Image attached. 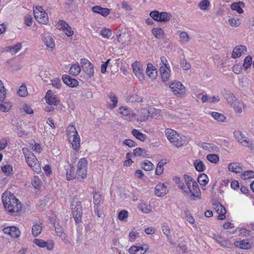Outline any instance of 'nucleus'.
Masks as SVG:
<instances>
[{
    "label": "nucleus",
    "mask_w": 254,
    "mask_h": 254,
    "mask_svg": "<svg viewBox=\"0 0 254 254\" xmlns=\"http://www.w3.org/2000/svg\"><path fill=\"white\" fill-rule=\"evenodd\" d=\"M194 165L195 169L199 172L203 171L205 168V166L201 160L197 159L194 162Z\"/></svg>",
    "instance_id": "obj_41"
},
{
    "label": "nucleus",
    "mask_w": 254,
    "mask_h": 254,
    "mask_svg": "<svg viewBox=\"0 0 254 254\" xmlns=\"http://www.w3.org/2000/svg\"><path fill=\"white\" fill-rule=\"evenodd\" d=\"M199 7L202 10H205L210 6V2L208 0H203L198 4Z\"/></svg>",
    "instance_id": "obj_54"
},
{
    "label": "nucleus",
    "mask_w": 254,
    "mask_h": 254,
    "mask_svg": "<svg viewBox=\"0 0 254 254\" xmlns=\"http://www.w3.org/2000/svg\"><path fill=\"white\" fill-rule=\"evenodd\" d=\"M148 249L146 245H143L140 247L132 246L129 249L128 252L130 254H144Z\"/></svg>",
    "instance_id": "obj_14"
},
{
    "label": "nucleus",
    "mask_w": 254,
    "mask_h": 254,
    "mask_svg": "<svg viewBox=\"0 0 254 254\" xmlns=\"http://www.w3.org/2000/svg\"><path fill=\"white\" fill-rule=\"evenodd\" d=\"M63 80L65 84L70 87H76L78 83L76 79L71 78L68 75H64L63 76Z\"/></svg>",
    "instance_id": "obj_22"
},
{
    "label": "nucleus",
    "mask_w": 254,
    "mask_h": 254,
    "mask_svg": "<svg viewBox=\"0 0 254 254\" xmlns=\"http://www.w3.org/2000/svg\"><path fill=\"white\" fill-rule=\"evenodd\" d=\"M169 86L174 95L178 97L185 93V87L180 81H174Z\"/></svg>",
    "instance_id": "obj_9"
},
{
    "label": "nucleus",
    "mask_w": 254,
    "mask_h": 254,
    "mask_svg": "<svg viewBox=\"0 0 254 254\" xmlns=\"http://www.w3.org/2000/svg\"><path fill=\"white\" fill-rule=\"evenodd\" d=\"M87 165V160L84 158L80 159L77 164V169L75 175V177H76L78 180L79 179H83L86 177Z\"/></svg>",
    "instance_id": "obj_6"
},
{
    "label": "nucleus",
    "mask_w": 254,
    "mask_h": 254,
    "mask_svg": "<svg viewBox=\"0 0 254 254\" xmlns=\"http://www.w3.org/2000/svg\"><path fill=\"white\" fill-rule=\"evenodd\" d=\"M133 155L136 157L142 156L145 157L147 156V154L145 149L138 147L133 150Z\"/></svg>",
    "instance_id": "obj_37"
},
{
    "label": "nucleus",
    "mask_w": 254,
    "mask_h": 254,
    "mask_svg": "<svg viewBox=\"0 0 254 254\" xmlns=\"http://www.w3.org/2000/svg\"><path fill=\"white\" fill-rule=\"evenodd\" d=\"M45 99L47 103L49 105H57L60 102L56 96L54 95L53 91L51 90L47 91Z\"/></svg>",
    "instance_id": "obj_15"
},
{
    "label": "nucleus",
    "mask_w": 254,
    "mask_h": 254,
    "mask_svg": "<svg viewBox=\"0 0 254 254\" xmlns=\"http://www.w3.org/2000/svg\"><path fill=\"white\" fill-rule=\"evenodd\" d=\"M2 201L4 208L9 213L14 214L21 210L22 207L19 200L10 192L2 195Z\"/></svg>",
    "instance_id": "obj_1"
},
{
    "label": "nucleus",
    "mask_w": 254,
    "mask_h": 254,
    "mask_svg": "<svg viewBox=\"0 0 254 254\" xmlns=\"http://www.w3.org/2000/svg\"><path fill=\"white\" fill-rule=\"evenodd\" d=\"M128 100L129 102L131 103H134V102H137L140 103L142 102L143 101V99L142 97H140L137 94H133L131 95L128 99Z\"/></svg>",
    "instance_id": "obj_48"
},
{
    "label": "nucleus",
    "mask_w": 254,
    "mask_h": 254,
    "mask_svg": "<svg viewBox=\"0 0 254 254\" xmlns=\"http://www.w3.org/2000/svg\"><path fill=\"white\" fill-rule=\"evenodd\" d=\"M42 230V227L37 223L34 224L32 228V233L34 236L37 237L40 235Z\"/></svg>",
    "instance_id": "obj_39"
},
{
    "label": "nucleus",
    "mask_w": 254,
    "mask_h": 254,
    "mask_svg": "<svg viewBox=\"0 0 254 254\" xmlns=\"http://www.w3.org/2000/svg\"><path fill=\"white\" fill-rule=\"evenodd\" d=\"M228 168L230 171L236 173H240L242 170V168L239 166V164L237 163H230L228 165Z\"/></svg>",
    "instance_id": "obj_33"
},
{
    "label": "nucleus",
    "mask_w": 254,
    "mask_h": 254,
    "mask_svg": "<svg viewBox=\"0 0 254 254\" xmlns=\"http://www.w3.org/2000/svg\"><path fill=\"white\" fill-rule=\"evenodd\" d=\"M163 233L169 238L171 234L170 229L168 225L164 224L162 227Z\"/></svg>",
    "instance_id": "obj_64"
},
{
    "label": "nucleus",
    "mask_w": 254,
    "mask_h": 254,
    "mask_svg": "<svg viewBox=\"0 0 254 254\" xmlns=\"http://www.w3.org/2000/svg\"><path fill=\"white\" fill-rule=\"evenodd\" d=\"M242 4H243V3L242 2H234L231 4V8L233 10L237 11L239 13H242L244 11L240 6V5Z\"/></svg>",
    "instance_id": "obj_46"
},
{
    "label": "nucleus",
    "mask_w": 254,
    "mask_h": 254,
    "mask_svg": "<svg viewBox=\"0 0 254 254\" xmlns=\"http://www.w3.org/2000/svg\"><path fill=\"white\" fill-rule=\"evenodd\" d=\"M161 22H167L170 21L172 18V15L170 13L166 12H160Z\"/></svg>",
    "instance_id": "obj_42"
},
{
    "label": "nucleus",
    "mask_w": 254,
    "mask_h": 254,
    "mask_svg": "<svg viewBox=\"0 0 254 254\" xmlns=\"http://www.w3.org/2000/svg\"><path fill=\"white\" fill-rule=\"evenodd\" d=\"M26 161L28 166L32 168L34 171L37 173H39L41 172V168L40 164L34 154H31L30 157H27Z\"/></svg>",
    "instance_id": "obj_8"
},
{
    "label": "nucleus",
    "mask_w": 254,
    "mask_h": 254,
    "mask_svg": "<svg viewBox=\"0 0 254 254\" xmlns=\"http://www.w3.org/2000/svg\"><path fill=\"white\" fill-rule=\"evenodd\" d=\"M73 170H74V168L72 167H70V169L69 171H66V179L68 181L71 180L73 179L74 178H75L74 173H73Z\"/></svg>",
    "instance_id": "obj_60"
},
{
    "label": "nucleus",
    "mask_w": 254,
    "mask_h": 254,
    "mask_svg": "<svg viewBox=\"0 0 254 254\" xmlns=\"http://www.w3.org/2000/svg\"><path fill=\"white\" fill-rule=\"evenodd\" d=\"M180 38L182 42L187 43L190 40L188 34L185 32H182L180 34Z\"/></svg>",
    "instance_id": "obj_59"
},
{
    "label": "nucleus",
    "mask_w": 254,
    "mask_h": 254,
    "mask_svg": "<svg viewBox=\"0 0 254 254\" xmlns=\"http://www.w3.org/2000/svg\"><path fill=\"white\" fill-rule=\"evenodd\" d=\"M247 49L246 47L243 45H239L234 48L232 57L235 59L240 57L243 53L246 52Z\"/></svg>",
    "instance_id": "obj_20"
},
{
    "label": "nucleus",
    "mask_w": 254,
    "mask_h": 254,
    "mask_svg": "<svg viewBox=\"0 0 254 254\" xmlns=\"http://www.w3.org/2000/svg\"><path fill=\"white\" fill-rule=\"evenodd\" d=\"M201 147L209 152H217L218 150V148L216 145L211 143H203Z\"/></svg>",
    "instance_id": "obj_31"
},
{
    "label": "nucleus",
    "mask_w": 254,
    "mask_h": 254,
    "mask_svg": "<svg viewBox=\"0 0 254 254\" xmlns=\"http://www.w3.org/2000/svg\"><path fill=\"white\" fill-rule=\"evenodd\" d=\"M67 136L68 140L71 142L74 149L78 150L80 147V139L74 126H70L68 127Z\"/></svg>",
    "instance_id": "obj_3"
},
{
    "label": "nucleus",
    "mask_w": 254,
    "mask_h": 254,
    "mask_svg": "<svg viewBox=\"0 0 254 254\" xmlns=\"http://www.w3.org/2000/svg\"><path fill=\"white\" fill-rule=\"evenodd\" d=\"M222 94L228 103L230 105H232L233 101L237 99L232 93L226 89H224L222 92Z\"/></svg>",
    "instance_id": "obj_21"
},
{
    "label": "nucleus",
    "mask_w": 254,
    "mask_h": 254,
    "mask_svg": "<svg viewBox=\"0 0 254 254\" xmlns=\"http://www.w3.org/2000/svg\"><path fill=\"white\" fill-rule=\"evenodd\" d=\"M149 15L154 20L158 22H161L160 12H159L158 11H152L150 13Z\"/></svg>",
    "instance_id": "obj_50"
},
{
    "label": "nucleus",
    "mask_w": 254,
    "mask_h": 254,
    "mask_svg": "<svg viewBox=\"0 0 254 254\" xmlns=\"http://www.w3.org/2000/svg\"><path fill=\"white\" fill-rule=\"evenodd\" d=\"M213 207L216 211L219 214L218 218L220 220L224 219L225 218V215L226 212L225 207L217 201H215L213 203Z\"/></svg>",
    "instance_id": "obj_12"
},
{
    "label": "nucleus",
    "mask_w": 254,
    "mask_h": 254,
    "mask_svg": "<svg viewBox=\"0 0 254 254\" xmlns=\"http://www.w3.org/2000/svg\"><path fill=\"white\" fill-rule=\"evenodd\" d=\"M92 9L94 12L99 13L103 16L108 15L110 12V10L108 8H103L99 6H93Z\"/></svg>",
    "instance_id": "obj_27"
},
{
    "label": "nucleus",
    "mask_w": 254,
    "mask_h": 254,
    "mask_svg": "<svg viewBox=\"0 0 254 254\" xmlns=\"http://www.w3.org/2000/svg\"><path fill=\"white\" fill-rule=\"evenodd\" d=\"M33 12L36 20L40 23L46 24L48 22L47 13L41 6H35L33 8Z\"/></svg>",
    "instance_id": "obj_4"
},
{
    "label": "nucleus",
    "mask_w": 254,
    "mask_h": 254,
    "mask_svg": "<svg viewBox=\"0 0 254 254\" xmlns=\"http://www.w3.org/2000/svg\"><path fill=\"white\" fill-rule=\"evenodd\" d=\"M197 181L200 185L205 186L208 182V178L205 174H202L198 176Z\"/></svg>",
    "instance_id": "obj_40"
},
{
    "label": "nucleus",
    "mask_w": 254,
    "mask_h": 254,
    "mask_svg": "<svg viewBox=\"0 0 254 254\" xmlns=\"http://www.w3.org/2000/svg\"><path fill=\"white\" fill-rule=\"evenodd\" d=\"M199 190L197 184L194 181V182H193L192 184H191L190 189H189V191H186L185 190V192H186L187 193L190 192L191 193L190 199L191 200H195V197H198L199 196Z\"/></svg>",
    "instance_id": "obj_16"
},
{
    "label": "nucleus",
    "mask_w": 254,
    "mask_h": 254,
    "mask_svg": "<svg viewBox=\"0 0 254 254\" xmlns=\"http://www.w3.org/2000/svg\"><path fill=\"white\" fill-rule=\"evenodd\" d=\"M206 159L209 161H210L212 163H216L219 160V158L218 156L215 154L207 155L206 156Z\"/></svg>",
    "instance_id": "obj_52"
},
{
    "label": "nucleus",
    "mask_w": 254,
    "mask_h": 254,
    "mask_svg": "<svg viewBox=\"0 0 254 254\" xmlns=\"http://www.w3.org/2000/svg\"><path fill=\"white\" fill-rule=\"evenodd\" d=\"M215 240L218 242L221 246L225 248H232L233 246V244L228 240H225L220 236H217L215 237Z\"/></svg>",
    "instance_id": "obj_26"
},
{
    "label": "nucleus",
    "mask_w": 254,
    "mask_h": 254,
    "mask_svg": "<svg viewBox=\"0 0 254 254\" xmlns=\"http://www.w3.org/2000/svg\"><path fill=\"white\" fill-rule=\"evenodd\" d=\"M101 200V195L97 192H95L93 196V202L94 205H98L100 204Z\"/></svg>",
    "instance_id": "obj_63"
},
{
    "label": "nucleus",
    "mask_w": 254,
    "mask_h": 254,
    "mask_svg": "<svg viewBox=\"0 0 254 254\" xmlns=\"http://www.w3.org/2000/svg\"><path fill=\"white\" fill-rule=\"evenodd\" d=\"M252 59L250 56H247L244 59L243 67L245 70H247L252 64Z\"/></svg>",
    "instance_id": "obj_53"
},
{
    "label": "nucleus",
    "mask_w": 254,
    "mask_h": 254,
    "mask_svg": "<svg viewBox=\"0 0 254 254\" xmlns=\"http://www.w3.org/2000/svg\"><path fill=\"white\" fill-rule=\"evenodd\" d=\"M236 247L243 249H249L252 247V244H251L246 240L238 241L235 243Z\"/></svg>",
    "instance_id": "obj_29"
},
{
    "label": "nucleus",
    "mask_w": 254,
    "mask_h": 254,
    "mask_svg": "<svg viewBox=\"0 0 254 254\" xmlns=\"http://www.w3.org/2000/svg\"><path fill=\"white\" fill-rule=\"evenodd\" d=\"M33 243L40 248H46L47 250L51 251L54 248L55 243L52 240L45 241L42 239H35Z\"/></svg>",
    "instance_id": "obj_11"
},
{
    "label": "nucleus",
    "mask_w": 254,
    "mask_h": 254,
    "mask_svg": "<svg viewBox=\"0 0 254 254\" xmlns=\"http://www.w3.org/2000/svg\"><path fill=\"white\" fill-rule=\"evenodd\" d=\"M69 72L73 75H78L81 72V67L79 64L78 63L73 64L69 69Z\"/></svg>",
    "instance_id": "obj_35"
},
{
    "label": "nucleus",
    "mask_w": 254,
    "mask_h": 254,
    "mask_svg": "<svg viewBox=\"0 0 254 254\" xmlns=\"http://www.w3.org/2000/svg\"><path fill=\"white\" fill-rule=\"evenodd\" d=\"M168 192L167 187L164 184H157L155 188V194L159 197L165 195Z\"/></svg>",
    "instance_id": "obj_18"
},
{
    "label": "nucleus",
    "mask_w": 254,
    "mask_h": 254,
    "mask_svg": "<svg viewBox=\"0 0 254 254\" xmlns=\"http://www.w3.org/2000/svg\"><path fill=\"white\" fill-rule=\"evenodd\" d=\"M141 168L145 171H150L153 169V164L149 161L146 160L141 164Z\"/></svg>",
    "instance_id": "obj_47"
},
{
    "label": "nucleus",
    "mask_w": 254,
    "mask_h": 254,
    "mask_svg": "<svg viewBox=\"0 0 254 254\" xmlns=\"http://www.w3.org/2000/svg\"><path fill=\"white\" fill-rule=\"evenodd\" d=\"M162 80L163 82L168 81L170 77L171 70L170 68L164 69L163 67L160 68Z\"/></svg>",
    "instance_id": "obj_28"
},
{
    "label": "nucleus",
    "mask_w": 254,
    "mask_h": 254,
    "mask_svg": "<svg viewBox=\"0 0 254 254\" xmlns=\"http://www.w3.org/2000/svg\"><path fill=\"white\" fill-rule=\"evenodd\" d=\"M138 208L142 212L145 213H148L151 210V206L145 203L139 204Z\"/></svg>",
    "instance_id": "obj_43"
},
{
    "label": "nucleus",
    "mask_w": 254,
    "mask_h": 254,
    "mask_svg": "<svg viewBox=\"0 0 254 254\" xmlns=\"http://www.w3.org/2000/svg\"><path fill=\"white\" fill-rule=\"evenodd\" d=\"M132 134L135 136L137 139L144 141L146 139V135L140 132L136 129H133L131 131Z\"/></svg>",
    "instance_id": "obj_32"
},
{
    "label": "nucleus",
    "mask_w": 254,
    "mask_h": 254,
    "mask_svg": "<svg viewBox=\"0 0 254 254\" xmlns=\"http://www.w3.org/2000/svg\"><path fill=\"white\" fill-rule=\"evenodd\" d=\"M146 72L149 77L152 78H155L157 75L156 68L151 63L147 64Z\"/></svg>",
    "instance_id": "obj_23"
},
{
    "label": "nucleus",
    "mask_w": 254,
    "mask_h": 254,
    "mask_svg": "<svg viewBox=\"0 0 254 254\" xmlns=\"http://www.w3.org/2000/svg\"><path fill=\"white\" fill-rule=\"evenodd\" d=\"M165 134L168 139L175 147H182L186 143V140L183 139L177 131L173 129H166Z\"/></svg>",
    "instance_id": "obj_2"
},
{
    "label": "nucleus",
    "mask_w": 254,
    "mask_h": 254,
    "mask_svg": "<svg viewBox=\"0 0 254 254\" xmlns=\"http://www.w3.org/2000/svg\"><path fill=\"white\" fill-rule=\"evenodd\" d=\"M131 66L135 76L140 80L144 79V74L143 73V68L141 64L138 62H135L132 64Z\"/></svg>",
    "instance_id": "obj_10"
},
{
    "label": "nucleus",
    "mask_w": 254,
    "mask_h": 254,
    "mask_svg": "<svg viewBox=\"0 0 254 254\" xmlns=\"http://www.w3.org/2000/svg\"><path fill=\"white\" fill-rule=\"evenodd\" d=\"M17 94L21 97H25L27 94L26 87L24 85H21L17 91Z\"/></svg>",
    "instance_id": "obj_57"
},
{
    "label": "nucleus",
    "mask_w": 254,
    "mask_h": 254,
    "mask_svg": "<svg viewBox=\"0 0 254 254\" xmlns=\"http://www.w3.org/2000/svg\"><path fill=\"white\" fill-rule=\"evenodd\" d=\"M41 180L38 176H34L32 179V185L35 188L39 189L41 187Z\"/></svg>",
    "instance_id": "obj_51"
},
{
    "label": "nucleus",
    "mask_w": 254,
    "mask_h": 254,
    "mask_svg": "<svg viewBox=\"0 0 254 254\" xmlns=\"http://www.w3.org/2000/svg\"><path fill=\"white\" fill-rule=\"evenodd\" d=\"M109 98L111 100V101L113 102L112 104H108V108L111 110H113L117 106L118 102L117 96L113 93H110L108 96Z\"/></svg>",
    "instance_id": "obj_30"
},
{
    "label": "nucleus",
    "mask_w": 254,
    "mask_h": 254,
    "mask_svg": "<svg viewBox=\"0 0 254 254\" xmlns=\"http://www.w3.org/2000/svg\"><path fill=\"white\" fill-rule=\"evenodd\" d=\"M11 106V103L9 102L0 101V110L2 112H7L9 111Z\"/></svg>",
    "instance_id": "obj_36"
},
{
    "label": "nucleus",
    "mask_w": 254,
    "mask_h": 254,
    "mask_svg": "<svg viewBox=\"0 0 254 254\" xmlns=\"http://www.w3.org/2000/svg\"><path fill=\"white\" fill-rule=\"evenodd\" d=\"M231 105L233 106V108L236 113L239 114L242 112L243 109L244 108V104L242 101L236 99L234 101H233L232 105Z\"/></svg>",
    "instance_id": "obj_25"
},
{
    "label": "nucleus",
    "mask_w": 254,
    "mask_h": 254,
    "mask_svg": "<svg viewBox=\"0 0 254 254\" xmlns=\"http://www.w3.org/2000/svg\"><path fill=\"white\" fill-rule=\"evenodd\" d=\"M123 144L124 145L127 146L129 147H133L137 145V144L134 141L131 140V139H125L124 141Z\"/></svg>",
    "instance_id": "obj_62"
},
{
    "label": "nucleus",
    "mask_w": 254,
    "mask_h": 254,
    "mask_svg": "<svg viewBox=\"0 0 254 254\" xmlns=\"http://www.w3.org/2000/svg\"><path fill=\"white\" fill-rule=\"evenodd\" d=\"M184 178L188 189H190L191 184H192L193 182H194V180L191 177L187 175H185Z\"/></svg>",
    "instance_id": "obj_58"
},
{
    "label": "nucleus",
    "mask_w": 254,
    "mask_h": 254,
    "mask_svg": "<svg viewBox=\"0 0 254 254\" xmlns=\"http://www.w3.org/2000/svg\"><path fill=\"white\" fill-rule=\"evenodd\" d=\"M152 33L156 38L161 39L163 37L164 31L161 28H154L152 30Z\"/></svg>",
    "instance_id": "obj_45"
},
{
    "label": "nucleus",
    "mask_w": 254,
    "mask_h": 254,
    "mask_svg": "<svg viewBox=\"0 0 254 254\" xmlns=\"http://www.w3.org/2000/svg\"><path fill=\"white\" fill-rule=\"evenodd\" d=\"M71 209L73 217L76 223L80 221L82 214L81 202L74 199L71 204Z\"/></svg>",
    "instance_id": "obj_7"
},
{
    "label": "nucleus",
    "mask_w": 254,
    "mask_h": 254,
    "mask_svg": "<svg viewBox=\"0 0 254 254\" xmlns=\"http://www.w3.org/2000/svg\"><path fill=\"white\" fill-rule=\"evenodd\" d=\"M212 117L218 122H223L226 119V117L222 114L218 112H213L211 113Z\"/></svg>",
    "instance_id": "obj_44"
},
{
    "label": "nucleus",
    "mask_w": 254,
    "mask_h": 254,
    "mask_svg": "<svg viewBox=\"0 0 254 254\" xmlns=\"http://www.w3.org/2000/svg\"><path fill=\"white\" fill-rule=\"evenodd\" d=\"M2 231L4 234L9 235L13 238L19 237L21 234L19 229L14 226H9L4 228Z\"/></svg>",
    "instance_id": "obj_13"
},
{
    "label": "nucleus",
    "mask_w": 254,
    "mask_h": 254,
    "mask_svg": "<svg viewBox=\"0 0 254 254\" xmlns=\"http://www.w3.org/2000/svg\"><path fill=\"white\" fill-rule=\"evenodd\" d=\"M55 232L57 235L61 238L62 240L66 244L69 243V240L67 235L64 232V229L60 226H56Z\"/></svg>",
    "instance_id": "obj_17"
},
{
    "label": "nucleus",
    "mask_w": 254,
    "mask_h": 254,
    "mask_svg": "<svg viewBox=\"0 0 254 254\" xmlns=\"http://www.w3.org/2000/svg\"><path fill=\"white\" fill-rule=\"evenodd\" d=\"M242 178L244 180L254 178V172L251 170L246 171L242 174Z\"/></svg>",
    "instance_id": "obj_56"
},
{
    "label": "nucleus",
    "mask_w": 254,
    "mask_h": 254,
    "mask_svg": "<svg viewBox=\"0 0 254 254\" xmlns=\"http://www.w3.org/2000/svg\"><path fill=\"white\" fill-rule=\"evenodd\" d=\"M6 90L4 88L3 83L0 80V101L5 100L6 98Z\"/></svg>",
    "instance_id": "obj_49"
},
{
    "label": "nucleus",
    "mask_w": 254,
    "mask_h": 254,
    "mask_svg": "<svg viewBox=\"0 0 254 254\" xmlns=\"http://www.w3.org/2000/svg\"><path fill=\"white\" fill-rule=\"evenodd\" d=\"M58 24L61 26V28L65 32L67 37H70L73 34V31L72 30L71 27L66 22L63 20H60Z\"/></svg>",
    "instance_id": "obj_19"
},
{
    "label": "nucleus",
    "mask_w": 254,
    "mask_h": 254,
    "mask_svg": "<svg viewBox=\"0 0 254 254\" xmlns=\"http://www.w3.org/2000/svg\"><path fill=\"white\" fill-rule=\"evenodd\" d=\"M234 135L237 140L243 146L247 147L250 149H253L254 148L253 141L248 139L241 131L235 130L234 132Z\"/></svg>",
    "instance_id": "obj_5"
},
{
    "label": "nucleus",
    "mask_w": 254,
    "mask_h": 254,
    "mask_svg": "<svg viewBox=\"0 0 254 254\" xmlns=\"http://www.w3.org/2000/svg\"><path fill=\"white\" fill-rule=\"evenodd\" d=\"M82 70L84 71L89 77H91L94 75V68L91 63L89 64V65L86 66H83Z\"/></svg>",
    "instance_id": "obj_34"
},
{
    "label": "nucleus",
    "mask_w": 254,
    "mask_h": 254,
    "mask_svg": "<svg viewBox=\"0 0 254 254\" xmlns=\"http://www.w3.org/2000/svg\"><path fill=\"white\" fill-rule=\"evenodd\" d=\"M228 22L230 25L233 27H238L241 23V20L235 17L229 18Z\"/></svg>",
    "instance_id": "obj_38"
},
{
    "label": "nucleus",
    "mask_w": 254,
    "mask_h": 254,
    "mask_svg": "<svg viewBox=\"0 0 254 254\" xmlns=\"http://www.w3.org/2000/svg\"><path fill=\"white\" fill-rule=\"evenodd\" d=\"M112 34V32L109 29H104L101 32V35L104 38H109Z\"/></svg>",
    "instance_id": "obj_61"
},
{
    "label": "nucleus",
    "mask_w": 254,
    "mask_h": 254,
    "mask_svg": "<svg viewBox=\"0 0 254 254\" xmlns=\"http://www.w3.org/2000/svg\"><path fill=\"white\" fill-rule=\"evenodd\" d=\"M22 46L21 43H18L14 45H13L12 47H8V50L10 52H13L14 54H16L17 52H18L21 48Z\"/></svg>",
    "instance_id": "obj_55"
},
{
    "label": "nucleus",
    "mask_w": 254,
    "mask_h": 254,
    "mask_svg": "<svg viewBox=\"0 0 254 254\" xmlns=\"http://www.w3.org/2000/svg\"><path fill=\"white\" fill-rule=\"evenodd\" d=\"M42 40L47 48L52 49L55 47L54 40L51 36L44 35L42 37Z\"/></svg>",
    "instance_id": "obj_24"
}]
</instances>
